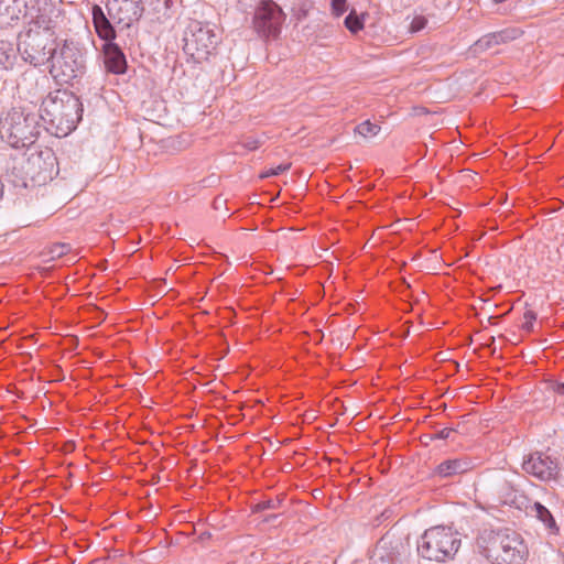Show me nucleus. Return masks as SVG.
<instances>
[{
	"label": "nucleus",
	"instance_id": "nucleus-1",
	"mask_svg": "<svg viewBox=\"0 0 564 564\" xmlns=\"http://www.w3.org/2000/svg\"><path fill=\"white\" fill-rule=\"evenodd\" d=\"M83 105L67 90H56L43 99L39 117L45 129L56 137L68 135L82 119Z\"/></svg>",
	"mask_w": 564,
	"mask_h": 564
},
{
	"label": "nucleus",
	"instance_id": "nucleus-2",
	"mask_svg": "<svg viewBox=\"0 0 564 564\" xmlns=\"http://www.w3.org/2000/svg\"><path fill=\"white\" fill-rule=\"evenodd\" d=\"M476 549L491 564H524L529 555L522 536L510 529L482 530L476 539Z\"/></svg>",
	"mask_w": 564,
	"mask_h": 564
},
{
	"label": "nucleus",
	"instance_id": "nucleus-3",
	"mask_svg": "<svg viewBox=\"0 0 564 564\" xmlns=\"http://www.w3.org/2000/svg\"><path fill=\"white\" fill-rule=\"evenodd\" d=\"M55 46L51 20L43 17L32 21L29 28L18 35L17 50L21 57L33 66L48 62Z\"/></svg>",
	"mask_w": 564,
	"mask_h": 564
},
{
	"label": "nucleus",
	"instance_id": "nucleus-4",
	"mask_svg": "<svg viewBox=\"0 0 564 564\" xmlns=\"http://www.w3.org/2000/svg\"><path fill=\"white\" fill-rule=\"evenodd\" d=\"M39 113L25 107H14L0 119V135L13 148H24L34 143L40 134Z\"/></svg>",
	"mask_w": 564,
	"mask_h": 564
},
{
	"label": "nucleus",
	"instance_id": "nucleus-5",
	"mask_svg": "<svg viewBox=\"0 0 564 564\" xmlns=\"http://www.w3.org/2000/svg\"><path fill=\"white\" fill-rule=\"evenodd\" d=\"M459 533L447 525H435L425 530L417 541V553L421 557L446 562L452 560L460 547Z\"/></svg>",
	"mask_w": 564,
	"mask_h": 564
},
{
	"label": "nucleus",
	"instance_id": "nucleus-6",
	"mask_svg": "<svg viewBox=\"0 0 564 564\" xmlns=\"http://www.w3.org/2000/svg\"><path fill=\"white\" fill-rule=\"evenodd\" d=\"M50 61H52L51 75L64 84H69L85 72L83 51L73 41H64L59 47L55 46Z\"/></svg>",
	"mask_w": 564,
	"mask_h": 564
},
{
	"label": "nucleus",
	"instance_id": "nucleus-7",
	"mask_svg": "<svg viewBox=\"0 0 564 564\" xmlns=\"http://www.w3.org/2000/svg\"><path fill=\"white\" fill-rule=\"evenodd\" d=\"M220 39L214 25L199 21H192L184 36V52L200 63L206 61L216 50Z\"/></svg>",
	"mask_w": 564,
	"mask_h": 564
},
{
	"label": "nucleus",
	"instance_id": "nucleus-8",
	"mask_svg": "<svg viewBox=\"0 0 564 564\" xmlns=\"http://www.w3.org/2000/svg\"><path fill=\"white\" fill-rule=\"evenodd\" d=\"M285 15L281 8L272 0H263L256 10L253 18L254 30L262 37H276Z\"/></svg>",
	"mask_w": 564,
	"mask_h": 564
},
{
	"label": "nucleus",
	"instance_id": "nucleus-9",
	"mask_svg": "<svg viewBox=\"0 0 564 564\" xmlns=\"http://www.w3.org/2000/svg\"><path fill=\"white\" fill-rule=\"evenodd\" d=\"M522 469L540 481L549 482L556 480L560 475L557 458L544 452H534L524 457Z\"/></svg>",
	"mask_w": 564,
	"mask_h": 564
},
{
	"label": "nucleus",
	"instance_id": "nucleus-10",
	"mask_svg": "<svg viewBox=\"0 0 564 564\" xmlns=\"http://www.w3.org/2000/svg\"><path fill=\"white\" fill-rule=\"evenodd\" d=\"M109 10H117L119 21L130 25L141 18L143 7L138 0H112Z\"/></svg>",
	"mask_w": 564,
	"mask_h": 564
},
{
	"label": "nucleus",
	"instance_id": "nucleus-11",
	"mask_svg": "<svg viewBox=\"0 0 564 564\" xmlns=\"http://www.w3.org/2000/svg\"><path fill=\"white\" fill-rule=\"evenodd\" d=\"M104 63L108 72L120 75L127 70V59L116 43H105L102 46Z\"/></svg>",
	"mask_w": 564,
	"mask_h": 564
},
{
	"label": "nucleus",
	"instance_id": "nucleus-12",
	"mask_svg": "<svg viewBox=\"0 0 564 564\" xmlns=\"http://www.w3.org/2000/svg\"><path fill=\"white\" fill-rule=\"evenodd\" d=\"M93 23L97 35L105 41V43H113L116 31L104 13L101 7L95 4L91 9Z\"/></svg>",
	"mask_w": 564,
	"mask_h": 564
},
{
	"label": "nucleus",
	"instance_id": "nucleus-13",
	"mask_svg": "<svg viewBox=\"0 0 564 564\" xmlns=\"http://www.w3.org/2000/svg\"><path fill=\"white\" fill-rule=\"evenodd\" d=\"M473 468V463L468 458L458 457L447 459L437 465L435 473L443 477H453L464 474Z\"/></svg>",
	"mask_w": 564,
	"mask_h": 564
},
{
	"label": "nucleus",
	"instance_id": "nucleus-14",
	"mask_svg": "<svg viewBox=\"0 0 564 564\" xmlns=\"http://www.w3.org/2000/svg\"><path fill=\"white\" fill-rule=\"evenodd\" d=\"M518 31L517 30H503L500 32H494L484 35L481 39H479L476 43V50H487L492 47L494 45H498L500 43H505L509 40H513L517 37Z\"/></svg>",
	"mask_w": 564,
	"mask_h": 564
},
{
	"label": "nucleus",
	"instance_id": "nucleus-15",
	"mask_svg": "<svg viewBox=\"0 0 564 564\" xmlns=\"http://www.w3.org/2000/svg\"><path fill=\"white\" fill-rule=\"evenodd\" d=\"M17 48L6 40H0V69H10L17 59Z\"/></svg>",
	"mask_w": 564,
	"mask_h": 564
},
{
	"label": "nucleus",
	"instance_id": "nucleus-16",
	"mask_svg": "<svg viewBox=\"0 0 564 564\" xmlns=\"http://www.w3.org/2000/svg\"><path fill=\"white\" fill-rule=\"evenodd\" d=\"M35 83L34 89H29V94L35 96L39 94V88H44V86L48 83V78L46 75H43L35 70L25 72L22 76L21 82L19 83V87H26L29 83Z\"/></svg>",
	"mask_w": 564,
	"mask_h": 564
},
{
	"label": "nucleus",
	"instance_id": "nucleus-17",
	"mask_svg": "<svg viewBox=\"0 0 564 564\" xmlns=\"http://www.w3.org/2000/svg\"><path fill=\"white\" fill-rule=\"evenodd\" d=\"M20 9L18 0H0V18L2 22H9L19 19Z\"/></svg>",
	"mask_w": 564,
	"mask_h": 564
},
{
	"label": "nucleus",
	"instance_id": "nucleus-18",
	"mask_svg": "<svg viewBox=\"0 0 564 564\" xmlns=\"http://www.w3.org/2000/svg\"><path fill=\"white\" fill-rule=\"evenodd\" d=\"M531 513H534V516L544 523V525L547 529H554L556 528L555 520L549 509L544 507L540 502H534L531 507Z\"/></svg>",
	"mask_w": 564,
	"mask_h": 564
},
{
	"label": "nucleus",
	"instance_id": "nucleus-19",
	"mask_svg": "<svg viewBox=\"0 0 564 564\" xmlns=\"http://www.w3.org/2000/svg\"><path fill=\"white\" fill-rule=\"evenodd\" d=\"M380 131V127L376 123L370 122L369 120L359 123L356 127V132L365 138L375 137Z\"/></svg>",
	"mask_w": 564,
	"mask_h": 564
},
{
	"label": "nucleus",
	"instance_id": "nucleus-20",
	"mask_svg": "<svg viewBox=\"0 0 564 564\" xmlns=\"http://www.w3.org/2000/svg\"><path fill=\"white\" fill-rule=\"evenodd\" d=\"M345 26L352 33H357L364 28V23L360 20V18L356 14L355 11H351L346 18H345Z\"/></svg>",
	"mask_w": 564,
	"mask_h": 564
},
{
	"label": "nucleus",
	"instance_id": "nucleus-21",
	"mask_svg": "<svg viewBox=\"0 0 564 564\" xmlns=\"http://www.w3.org/2000/svg\"><path fill=\"white\" fill-rule=\"evenodd\" d=\"M281 502L282 500L279 498L260 501L253 507V512H261L269 509H278L280 508Z\"/></svg>",
	"mask_w": 564,
	"mask_h": 564
},
{
	"label": "nucleus",
	"instance_id": "nucleus-22",
	"mask_svg": "<svg viewBox=\"0 0 564 564\" xmlns=\"http://www.w3.org/2000/svg\"><path fill=\"white\" fill-rule=\"evenodd\" d=\"M69 250H70V247L68 245L55 243L48 250L50 259L54 260V259L61 258L64 254H66Z\"/></svg>",
	"mask_w": 564,
	"mask_h": 564
},
{
	"label": "nucleus",
	"instance_id": "nucleus-23",
	"mask_svg": "<svg viewBox=\"0 0 564 564\" xmlns=\"http://www.w3.org/2000/svg\"><path fill=\"white\" fill-rule=\"evenodd\" d=\"M290 167H291L290 163L279 164V165H276L274 167H270V169L265 170L261 174V177L264 178V177H270V176H278V175L286 172Z\"/></svg>",
	"mask_w": 564,
	"mask_h": 564
},
{
	"label": "nucleus",
	"instance_id": "nucleus-24",
	"mask_svg": "<svg viewBox=\"0 0 564 564\" xmlns=\"http://www.w3.org/2000/svg\"><path fill=\"white\" fill-rule=\"evenodd\" d=\"M536 319V314L531 311V310H528L523 313V322H522V329L525 330V332H531L533 330V325H534V322Z\"/></svg>",
	"mask_w": 564,
	"mask_h": 564
},
{
	"label": "nucleus",
	"instance_id": "nucleus-25",
	"mask_svg": "<svg viewBox=\"0 0 564 564\" xmlns=\"http://www.w3.org/2000/svg\"><path fill=\"white\" fill-rule=\"evenodd\" d=\"M332 10L336 17H340L347 10L346 0H332Z\"/></svg>",
	"mask_w": 564,
	"mask_h": 564
},
{
	"label": "nucleus",
	"instance_id": "nucleus-26",
	"mask_svg": "<svg viewBox=\"0 0 564 564\" xmlns=\"http://www.w3.org/2000/svg\"><path fill=\"white\" fill-rule=\"evenodd\" d=\"M426 24H427L426 18H424L422 15L415 17L411 22V31L419 32V31L423 30L426 26Z\"/></svg>",
	"mask_w": 564,
	"mask_h": 564
},
{
	"label": "nucleus",
	"instance_id": "nucleus-27",
	"mask_svg": "<svg viewBox=\"0 0 564 564\" xmlns=\"http://www.w3.org/2000/svg\"><path fill=\"white\" fill-rule=\"evenodd\" d=\"M452 433H453V429L445 427L436 434V437L440 440H446L451 436Z\"/></svg>",
	"mask_w": 564,
	"mask_h": 564
},
{
	"label": "nucleus",
	"instance_id": "nucleus-28",
	"mask_svg": "<svg viewBox=\"0 0 564 564\" xmlns=\"http://www.w3.org/2000/svg\"><path fill=\"white\" fill-rule=\"evenodd\" d=\"M246 148L248 150H256L259 148V142L257 140H250L246 143Z\"/></svg>",
	"mask_w": 564,
	"mask_h": 564
},
{
	"label": "nucleus",
	"instance_id": "nucleus-29",
	"mask_svg": "<svg viewBox=\"0 0 564 564\" xmlns=\"http://www.w3.org/2000/svg\"><path fill=\"white\" fill-rule=\"evenodd\" d=\"M557 391H558L560 393H563V394H564V382H562V383L558 386Z\"/></svg>",
	"mask_w": 564,
	"mask_h": 564
},
{
	"label": "nucleus",
	"instance_id": "nucleus-30",
	"mask_svg": "<svg viewBox=\"0 0 564 564\" xmlns=\"http://www.w3.org/2000/svg\"><path fill=\"white\" fill-rule=\"evenodd\" d=\"M276 518H278V516H276V514H273V516H271V517L267 518V519H265V521H270L271 519H276Z\"/></svg>",
	"mask_w": 564,
	"mask_h": 564
}]
</instances>
